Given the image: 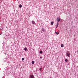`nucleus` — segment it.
<instances>
[{
	"label": "nucleus",
	"mask_w": 78,
	"mask_h": 78,
	"mask_svg": "<svg viewBox=\"0 0 78 78\" xmlns=\"http://www.w3.org/2000/svg\"><path fill=\"white\" fill-rule=\"evenodd\" d=\"M61 20V19L59 17H58L57 18V22H59Z\"/></svg>",
	"instance_id": "obj_1"
},
{
	"label": "nucleus",
	"mask_w": 78,
	"mask_h": 78,
	"mask_svg": "<svg viewBox=\"0 0 78 78\" xmlns=\"http://www.w3.org/2000/svg\"><path fill=\"white\" fill-rule=\"evenodd\" d=\"M61 47H64V45L62 44H61Z\"/></svg>",
	"instance_id": "obj_8"
},
{
	"label": "nucleus",
	"mask_w": 78,
	"mask_h": 78,
	"mask_svg": "<svg viewBox=\"0 0 78 78\" xmlns=\"http://www.w3.org/2000/svg\"><path fill=\"white\" fill-rule=\"evenodd\" d=\"M40 58L41 59H42V58L41 57H40Z\"/></svg>",
	"instance_id": "obj_18"
},
{
	"label": "nucleus",
	"mask_w": 78,
	"mask_h": 78,
	"mask_svg": "<svg viewBox=\"0 0 78 78\" xmlns=\"http://www.w3.org/2000/svg\"><path fill=\"white\" fill-rule=\"evenodd\" d=\"M22 6V5L20 4L19 5V8H21Z\"/></svg>",
	"instance_id": "obj_12"
},
{
	"label": "nucleus",
	"mask_w": 78,
	"mask_h": 78,
	"mask_svg": "<svg viewBox=\"0 0 78 78\" xmlns=\"http://www.w3.org/2000/svg\"><path fill=\"white\" fill-rule=\"evenodd\" d=\"M42 69V68H40V71H41V70Z\"/></svg>",
	"instance_id": "obj_15"
},
{
	"label": "nucleus",
	"mask_w": 78,
	"mask_h": 78,
	"mask_svg": "<svg viewBox=\"0 0 78 78\" xmlns=\"http://www.w3.org/2000/svg\"><path fill=\"white\" fill-rule=\"evenodd\" d=\"M58 26H56V28H58Z\"/></svg>",
	"instance_id": "obj_17"
},
{
	"label": "nucleus",
	"mask_w": 78,
	"mask_h": 78,
	"mask_svg": "<svg viewBox=\"0 0 78 78\" xmlns=\"http://www.w3.org/2000/svg\"><path fill=\"white\" fill-rule=\"evenodd\" d=\"M42 31H43L44 32V31H45V29H44V28H43L42 29Z\"/></svg>",
	"instance_id": "obj_5"
},
{
	"label": "nucleus",
	"mask_w": 78,
	"mask_h": 78,
	"mask_svg": "<svg viewBox=\"0 0 78 78\" xmlns=\"http://www.w3.org/2000/svg\"><path fill=\"white\" fill-rule=\"evenodd\" d=\"M32 64H34V61H32Z\"/></svg>",
	"instance_id": "obj_10"
},
{
	"label": "nucleus",
	"mask_w": 78,
	"mask_h": 78,
	"mask_svg": "<svg viewBox=\"0 0 78 78\" xmlns=\"http://www.w3.org/2000/svg\"><path fill=\"white\" fill-rule=\"evenodd\" d=\"M65 61L66 62H68V60H67V59H66L65 60Z\"/></svg>",
	"instance_id": "obj_9"
},
{
	"label": "nucleus",
	"mask_w": 78,
	"mask_h": 78,
	"mask_svg": "<svg viewBox=\"0 0 78 78\" xmlns=\"http://www.w3.org/2000/svg\"><path fill=\"white\" fill-rule=\"evenodd\" d=\"M59 32L55 33V34H57V35H58V34H59Z\"/></svg>",
	"instance_id": "obj_11"
},
{
	"label": "nucleus",
	"mask_w": 78,
	"mask_h": 78,
	"mask_svg": "<svg viewBox=\"0 0 78 78\" xmlns=\"http://www.w3.org/2000/svg\"><path fill=\"white\" fill-rule=\"evenodd\" d=\"M4 43H5V42H4Z\"/></svg>",
	"instance_id": "obj_19"
},
{
	"label": "nucleus",
	"mask_w": 78,
	"mask_h": 78,
	"mask_svg": "<svg viewBox=\"0 0 78 78\" xmlns=\"http://www.w3.org/2000/svg\"><path fill=\"white\" fill-rule=\"evenodd\" d=\"M30 76L31 78H34V77L32 75H30Z\"/></svg>",
	"instance_id": "obj_3"
},
{
	"label": "nucleus",
	"mask_w": 78,
	"mask_h": 78,
	"mask_svg": "<svg viewBox=\"0 0 78 78\" xmlns=\"http://www.w3.org/2000/svg\"><path fill=\"white\" fill-rule=\"evenodd\" d=\"M40 53H41V54H42V51H40Z\"/></svg>",
	"instance_id": "obj_16"
},
{
	"label": "nucleus",
	"mask_w": 78,
	"mask_h": 78,
	"mask_svg": "<svg viewBox=\"0 0 78 78\" xmlns=\"http://www.w3.org/2000/svg\"><path fill=\"white\" fill-rule=\"evenodd\" d=\"M24 50L25 51H27V48H24Z\"/></svg>",
	"instance_id": "obj_7"
},
{
	"label": "nucleus",
	"mask_w": 78,
	"mask_h": 78,
	"mask_svg": "<svg viewBox=\"0 0 78 78\" xmlns=\"http://www.w3.org/2000/svg\"><path fill=\"white\" fill-rule=\"evenodd\" d=\"M53 23H54L53 22H51V25H53Z\"/></svg>",
	"instance_id": "obj_6"
},
{
	"label": "nucleus",
	"mask_w": 78,
	"mask_h": 78,
	"mask_svg": "<svg viewBox=\"0 0 78 78\" xmlns=\"http://www.w3.org/2000/svg\"><path fill=\"white\" fill-rule=\"evenodd\" d=\"M58 24H59V23H57V24H56V26H57L58 27Z\"/></svg>",
	"instance_id": "obj_14"
},
{
	"label": "nucleus",
	"mask_w": 78,
	"mask_h": 78,
	"mask_svg": "<svg viewBox=\"0 0 78 78\" xmlns=\"http://www.w3.org/2000/svg\"><path fill=\"white\" fill-rule=\"evenodd\" d=\"M32 23L33 24H35V22H34V21H32Z\"/></svg>",
	"instance_id": "obj_4"
},
{
	"label": "nucleus",
	"mask_w": 78,
	"mask_h": 78,
	"mask_svg": "<svg viewBox=\"0 0 78 78\" xmlns=\"http://www.w3.org/2000/svg\"><path fill=\"white\" fill-rule=\"evenodd\" d=\"M24 60H25V58H22V61H24Z\"/></svg>",
	"instance_id": "obj_13"
},
{
	"label": "nucleus",
	"mask_w": 78,
	"mask_h": 78,
	"mask_svg": "<svg viewBox=\"0 0 78 78\" xmlns=\"http://www.w3.org/2000/svg\"><path fill=\"white\" fill-rule=\"evenodd\" d=\"M66 55L67 56H68V57H69V56H70V52H67L66 53Z\"/></svg>",
	"instance_id": "obj_2"
}]
</instances>
